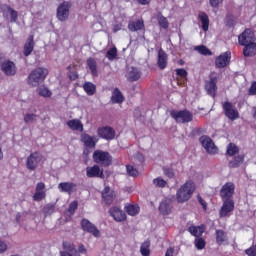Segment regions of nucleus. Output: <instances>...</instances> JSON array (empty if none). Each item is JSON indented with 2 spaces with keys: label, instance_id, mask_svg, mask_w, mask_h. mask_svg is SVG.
Masks as SVG:
<instances>
[{
  "label": "nucleus",
  "instance_id": "nucleus-62",
  "mask_svg": "<svg viewBox=\"0 0 256 256\" xmlns=\"http://www.w3.org/2000/svg\"><path fill=\"white\" fill-rule=\"evenodd\" d=\"M79 76L77 75V73H75V72H72L71 74H70V79L72 80V81H75V79H77Z\"/></svg>",
  "mask_w": 256,
  "mask_h": 256
},
{
  "label": "nucleus",
  "instance_id": "nucleus-31",
  "mask_svg": "<svg viewBox=\"0 0 256 256\" xmlns=\"http://www.w3.org/2000/svg\"><path fill=\"white\" fill-rule=\"evenodd\" d=\"M73 187H75V184L71 182H62L58 185V189L62 193H72L73 192Z\"/></svg>",
  "mask_w": 256,
  "mask_h": 256
},
{
  "label": "nucleus",
  "instance_id": "nucleus-53",
  "mask_svg": "<svg viewBox=\"0 0 256 256\" xmlns=\"http://www.w3.org/2000/svg\"><path fill=\"white\" fill-rule=\"evenodd\" d=\"M176 74L178 75V77H182V79H185L187 77V70L183 68L176 69Z\"/></svg>",
  "mask_w": 256,
  "mask_h": 256
},
{
  "label": "nucleus",
  "instance_id": "nucleus-8",
  "mask_svg": "<svg viewBox=\"0 0 256 256\" xmlns=\"http://www.w3.org/2000/svg\"><path fill=\"white\" fill-rule=\"evenodd\" d=\"M71 9V4L69 2H63L57 8V19L60 21H67L69 19V10Z\"/></svg>",
  "mask_w": 256,
  "mask_h": 256
},
{
  "label": "nucleus",
  "instance_id": "nucleus-61",
  "mask_svg": "<svg viewBox=\"0 0 256 256\" xmlns=\"http://www.w3.org/2000/svg\"><path fill=\"white\" fill-rule=\"evenodd\" d=\"M174 253H175V250L173 248H168L165 256H173Z\"/></svg>",
  "mask_w": 256,
  "mask_h": 256
},
{
  "label": "nucleus",
  "instance_id": "nucleus-42",
  "mask_svg": "<svg viewBox=\"0 0 256 256\" xmlns=\"http://www.w3.org/2000/svg\"><path fill=\"white\" fill-rule=\"evenodd\" d=\"M38 94L42 97H51V91H49L45 86H40L38 88Z\"/></svg>",
  "mask_w": 256,
  "mask_h": 256
},
{
  "label": "nucleus",
  "instance_id": "nucleus-3",
  "mask_svg": "<svg viewBox=\"0 0 256 256\" xmlns=\"http://www.w3.org/2000/svg\"><path fill=\"white\" fill-rule=\"evenodd\" d=\"M170 116L176 121V123L185 124L193 121V114L189 112V110H172L170 112Z\"/></svg>",
  "mask_w": 256,
  "mask_h": 256
},
{
  "label": "nucleus",
  "instance_id": "nucleus-40",
  "mask_svg": "<svg viewBox=\"0 0 256 256\" xmlns=\"http://www.w3.org/2000/svg\"><path fill=\"white\" fill-rule=\"evenodd\" d=\"M13 10V8H11L9 5L7 4H2L0 6V11L3 14V17H9L11 11Z\"/></svg>",
  "mask_w": 256,
  "mask_h": 256
},
{
  "label": "nucleus",
  "instance_id": "nucleus-4",
  "mask_svg": "<svg viewBox=\"0 0 256 256\" xmlns=\"http://www.w3.org/2000/svg\"><path fill=\"white\" fill-rule=\"evenodd\" d=\"M93 159L95 163H99L103 167H109L111 165V154L109 152L101 151V150H96L93 153Z\"/></svg>",
  "mask_w": 256,
  "mask_h": 256
},
{
  "label": "nucleus",
  "instance_id": "nucleus-27",
  "mask_svg": "<svg viewBox=\"0 0 256 256\" xmlns=\"http://www.w3.org/2000/svg\"><path fill=\"white\" fill-rule=\"evenodd\" d=\"M158 67L159 69H165L167 67V53L163 50L158 52Z\"/></svg>",
  "mask_w": 256,
  "mask_h": 256
},
{
  "label": "nucleus",
  "instance_id": "nucleus-29",
  "mask_svg": "<svg viewBox=\"0 0 256 256\" xmlns=\"http://www.w3.org/2000/svg\"><path fill=\"white\" fill-rule=\"evenodd\" d=\"M200 23L202 25L203 31H209V16L205 12H200L198 14Z\"/></svg>",
  "mask_w": 256,
  "mask_h": 256
},
{
  "label": "nucleus",
  "instance_id": "nucleus-9",
  "mask_svg": "<svg viewBox=\"0 0 256 256\" xmlns=\"http://www.w3.org/2000/svg\"><path fill=\"white\" fill-rule=\"evenodd\" d=\"M81 227L83 231H86L87 233H91L93 237H101V232L97 227L91 223L88 219H82L81 221Z\"/></svg>",
  "mask_w": 256,
  "mask_h": 256
},
{
  "label": "nucleus",
  "instance_id": "nucleus-18",
  "mask_svg": "<svg viewBox=\"0 0 256 256\" xmlns=\"http://www.w3.org/2000/svg\"><path fill=\"white\" fill-rule=\"evenodd\" d=\"M102 199L106 205H111L115 199V191L106 186L102 191Z\"/></svg>",
  "mask_w": 256,
  "mask_h": 256
},
{
  "label": "nucleus",
  "instance_id": "nucleus-5",
  "mask_svg": "<svg viewBox=\"0 0 256 256\" xmlns=\"http://www.w3.org/2000/svg\"><path fill=\"white\" fill-rule=\"evenodd\" d=\"M255 32L251 29H246L238 36V43L242 47H246L247 45H251V43H255Z\"/></svg>",
  "mask_w": 256,
  "mask_h": 256
},
{
  "label": "nucleus",
  "instance_id": "nucleus-47",
  "mask_svg": "<svg viewBox=\"0 0 256 256\" xmlns=\"http://www.w3.org/2000/svg\"><path fill=\"white\" fill-rule=\"evenodd\" d=\"M126 169H127L128 175H130L131 177H137V175H139V171H137V168L131 165H127Z\"/></svg>",
  "mask_w": 256,
  "mask_h": 256
},
{
  "label": "nucleus",
  "instance_id": "nucleus-35",
  "mask_svg": "<svg viewBox=\"0 0 256 256\" xmlns=\"http://www.w3.org/2000/svg\"><path fill=\"white\" fill-rule=\"evenodd\" d=\"M87 66L89 67L92 75H94V77H97V61H95V59L93 58H89L87 60Z\"/></svg>",
  "mask_w": 256,
  "mask_h": 256
},
{
  "label": "nucleus",
  "instance_id": "nucleus-17",
  "mask_svg": "<svg viewBox=\"0 0 256 256\" xmlns=\"http://www.w3.org/2000/svg\"><path fill=\"white\" fill-rule=\"evenodd\" d=\"M86 176L89 178H93V177H99L100 179L105 178V174H103V170H101V168L97 165H94L92 167H87Z\"/></svg>",
  "mask_w": 256,
  "mask_h": 256
},
{
  "label": "nucleus",
  "instance_id": "nucleus-46",
  "mask_svg": "<svg viewBox=\"0 0 256 256\" xmlns=\"http://www.w3.org/2000/svg\"><path fill=\"white\" fill-rule=\"evenodd\" d=\"M106 57L107 59H109V61H113V59L117 57V48H111L110 50H108L106 53Z\"/></svg>",
  "mask_w": 256,
  "mask_h": 256
},
{
  "label": "nucleus",
  "instance_id": "nucleus-54",
  "mask_svg": "<svg viewBox=\"0 0 256 256\" xmlns=\"http://www.w3.org/2000/svg\"><path fill=\"white\" fill-rule=\"evenodd\" d=\"M7 249H8L7 243H5V241L3 240H0V255L5 253Z\"/></svg>",
  "mask_w": 256,
  "mask_h": 256
},
{
  "label": "nucleus",
  "instance_id": "nucleus-57",
  "mask_svg": "<svg viewBox=\"0 0 256 256\" xmlns=\"http://www.w3.org/2000/svg\"><path fill=\"white\" fill-rule=\"evenodd\" d=\"M250 95H256V82L252 83L250 89H249Z\"/></svg>",
  "mask_w": 256,
  "mask_h": 256
},
{
  "label": "nucleus",
  "instance_id": "nucleus-19",
  "mask_svg": "<svg viewBox=\"0 0 256 256\" xmlns=\"http://www.w3.org/2000/svg\"><path fill=\"white\" fill-rule=\"evenodd\" d=\"M81 141L84 143L85 147L93 148L95 145H97V137L91 136L89 134H82L81 135Z\"/></svg>",
  "mask_w": 256,
  "mask_h": 256
},
{
  "label": "nucleus",
  "instance_id": "nucleus-34",
  "mask_svg": "<svg viewBox=\"0 0 256 256\" xmlns=\"http://www.w3.org/2000/svg\"><path fill=\"white\" fill-rule=\"evenodd\" d=\"M125 211L131 217H135V215H139V206L133 204L127 205L125 206Z\"/></svg>",
  "mask_w": 256,
  "mask_h": 256
},
{
  "label": "nucleus",
  "instance_id": "nucleus-11",
  "mask_svg": "<svg viewBox=\"0 0 256 256\" xmlns=\"http://www.w3.org/2000/svg\"><path fill=\"white\" fill-rule=\"evenodd\" d=\"M1 71H3L7 77H13V75L17 73V66H15L13 61L5 60L1 64Z\"/></svg>",
  "mask_w": 256,
  "mask_h": 256
},
{
  "label": "nucleus",
  "instance_id": "nucleus-7",
  "mask_svg": "<svg viewBox=\"0 0 256 256\" xmlns=\"http://www.w3.org/2000/svg\"><path fill=\"white\" fill-rule=\"evenodd\" d=\"M199 141L202 147H204V149L207 151V153H209L210 155H215V153H217L218 148L217 146H215V143L211 138H209V136H202L200 137Z\"/></svg>",
  "mask_w": 256,
  "mask_h": 256
},
{
  "label": "nucleus",
  "instance_id": "nucleus-1",
  "mask_svg": "<svg viewBox=\"0 0 256 256\" xmlns=\"http://www.w3.org/2000/svg\"><path fill=\"white\" fill-rule=\"evenodd\" d=\"M47 75H49L47 68L38 67L29 74L28 84L31 85V87H39V85L45 81Z\"/></svg>",
  "mask_w": 256,
  "mask_h": 256
},
{
  "label": "nucleus",
  "instance_id": "nucleus-39",
  "mask_svg": "<svg viewBox=\"0 0 256 256\" xmlns=\"http://www.w3.org/2000/svg\"><path fill=\"white\" fill-rule=\"evenodd\" d=\"M239 153V148L237 145L230 143L227 147V155H230V157H233V155H237Z\"/></svg>",
  "mask_w": 256,
  "mask_h": 256
},
{
  "label": "nucleus",
  "instance_id": "nucleus-26",
  "mask_svg": "<svg viewBox=\"0 0 256 256\" xmlns=\"http://www.w3.org/2000/svg\"><path fill=\"white\" fill-rule=\"evenodd\" d=\"M229 241V237L227 236V232L223 230H216V243L217 245H224Z\"/></svg>",
  "mask_w": 256,
  "mask_h": 256
},
{
  "label": "nucleus",
  "instance_id": "nucleus-37",
  "mask_svg": "<svg viewBox=\"0 0 256 256\" xmlns=\"http://www.w3.org/2000/svg\"><path fill=\"white\" fill-rule=\"evenodd\" d=\"M83 89L87 93V95H95V89H96L95 84L91 82H86L83 85Z\"/></svg>",
  "mask_w": 256,
  "mask_h": 256
},
{
  "label": "nucleus",
  "instance_id": "nucleus-15",
  "mask_svg": "<svg viewBox=\"0 0 256 256\" xmlns=\"http://www.w3.org/2000/svg\"><path fill=\"white\" fill-rule=\"evenodd\" d=\"M230 59L231 52H225L216 58L215 65L218 69H223V67H227V65H229Z\"/></svg>",
  "mask_w": 256,
  "mask_h": 256
},
{
  "label": "nucleus",
  "instance_id": "nucleus-41",
  "mask_svg": "<svg viewBox=\"0 0 256 256\" xmlns=\"http://www.w3.org/2000/svg\"><path fill=\"white\" fill-rule=\"evenodd\" d=\"M195 51H198V53H200V55H211V50H209V48H207L206 46H196L195 47Z\"/></svg>",
  "mask_w": 256,
  "mask_h": 256
},
{
  "label": "nucleus",
  "instance_id": "nucleus-24",
  "mask_svg": "<svg viewBox=\"0 0 256 256\" xmlns=\"http://www.w3.org/2000/svg\"><path fill=\"white\" fill-rule=\"evenodd\" d=\"M35 47V42L33 41V36H29L25 45H24V55L29 57L33 53V48Z\"/></svg>",
  "mask_w": 256,
  "mask_h": 256
},
{
  "label": "nucleus",
  "instance_id": "nucleus-58",
  "mask_svg": "<svg viewBox=\"0 0 256 256\" xmlns=\"http://www.w3.org/2000/svg\"><path fill=\"white\" fill-rule=\"evenodd\" d=\"M43 189H45V183L39 182V183L36 185V191H43Z\"/></svg>",
  "mask_w": 256,
  "mask_h": 256
},
{
  "label": "nucleus",
  "instance_id": "nucleus-45",
  "mask_svg": "<svg viewBox=\"0 0 256 256\" xmlns=\"http://www.w3.org/2000/svg\"><path fill=\"white\" fill-rule=\"evenodd\" d=\"M153 185H155V187H165V185H167V181H165L163 178L161 177H158V178H155L153 180Z\"/></svg>",
  "mask_w": 256,
  "mask_h": 256
},
{
  "label": "nucleus",
  "instance_id": "nucleus-48",
  "mask_svg": "<svg viewBox=\"0 0 256 256\" xmlns=\"http://www.w3.org/2000/svg\"><path fill=\"white\" fill-rule=\"evenodd\" d=\"M158 23L162 29H167L169 27V21L164 16L158 17Z\"/></svg>",
  "mask_w": 256,
  "mask_h": 256
},
{
  "label": "nucleus",
  "instance_id": "nucleus-14",
  "mask_svg": "<svg viewBox=\"0 0 256 256\" xmlns=\"http://www.w3.org/2000/svg\"><path fill=\"white\" fill-rule=\"evenodd\" d=\"M98 135L102 139L111 141L112 139H115V130H113V128L109 126L101 127V128H98Z\"/></svg>",
  "mask_w": 256,
  "mask_h": 256
},
{
  "label": "nucleus",
  "instance_id": "nucleus-44",
  "mask_svg": "<svg viewBox=\"0 0 256 256\" xmlns=\"http://www.w3.org/2000/svg\"><path fill=\"white\" fill-rule=\"evenodd\" d=\"M194 245L197 249L201 250V249H205V240L203 238H196L194 241Z\"/></svg>",
  "mask_w": 256,
  "mask_h": 256
},
{
  "label": "nucleus",
  "instance_id": "nucleus-25",
  "mask_svg": "<svg viewBox=\"0 0 256 256\" xmlns=\"http://www.w3.org/2000/svg\"><path fill=\"white\" fill-rule=\"evenodd\" d=\"M145 27L143 20L130 21L128 24L129 31H141Z\"/></svg>",
  "mask_w": 256,
  "mask_h": 256
},
{
  "label": "nucleus",
  "instance_id": "nucleus-38",
  "mask_svg": "<svg viewBox=\"0 0 256 256\" xmlns=\"http://www.w3.org/2000/svg\"><path fill=\"white\" fill-rule=\"evenodd\" d=\"M43 213L45 217H49V215H53V213H55V204H46L43 208Z\"/></svg>",
  "mask_w": 256,
  "mask_h": 256
},
{
  "label": "nucleus",
  "instance_id": "nucleus-56",
  "mask_svg": "<svg viewBox=\"0 0 256 256\" xmlns=\"http://www.w3.org/2000/svg\"><path fill=\"white\" fill-rule=\"evenodd\" d=\"M226 25H227L228 27H233V16L228 15V16L226 17Z\"/></svg>",
  "mask_w": 256,
  "mask_h": 256
},
{
  "label": "nucleus",
  "instance_id": "nucleus-6",
  "mask_svg": "<svg viewBox=\"0 0 256 256\" xmlns=\"http://www.w3.org/2000/svg\"><path fill=\"white\" fill-rule=\"evenodd\" d=\"M43 159V156H41V153L34 152L31 153L26 160V167L29 169V171H35L39 167V163H41V160Z\"/></svg>",
  "mask_w": 256,
  "mask_h": 256
},
{
  "label": "nucleus",
  "instance_id": "nucleus-50",
  "mask_svg": "<svg viewBox=\"0 0 256 256\" xmlns=\"http://www.w3.org/2000/svg\"><path fill=\"white\" fill-rule=\"evenodd\" d=\"M245 253L248 256H256V243L252 245L250 248L246 249Z\"/></svg>",
  "mask_w": 256,
  "mask_h": 256
},
{
  "label": "nucleus",
  "instance_id": "nucleus-2",
  "mask_svg": "<svg viewBox=\"0 0 256 256\" xmlns=\"http://www.w3.org/2000/svg\"><path fill=\"white\" fill-rule=\"evenodd\" d=\"M195 193V184L193 182H186L182 185L176 193V199L178 203H185V201H189Z\"/></svg>",
  "mask_w": 256,
  "mask_h": 256
},
{
  "label": "nucleus",
  "instance_id": "nucleus-64",
  "mask_svg": "<svg viewBox=\"0 0 256 256\" xmlns=\"http://www.w3.org/2000/svg\"><path fill=\"white\" fill-rule=\"evenodd\" d=\"M140 5H148L150 0H137Z\"/></svg>",
  "mask_w": 256,
  "mask_h": 256
},
{
  "label": "nucleus",
  "instance_id": "nucleus-23",
  "mask_svg": "<svg viewBox=\"0 0 256 256\" xmlns=\"http://www.w3.org/2000/svg\"><path fill=\"white\" fill-rule=\"evenodd\" d=\"M67 125L72 131H80V133H83V123H81V120L79 119L69 120L67 122Z\"/></svg>",
  "mask_w": 256,
  "mask_h": 256
},
{
  "label": "nucleus",
  "instance_id": "nucleus-10",
  "mask_svg": "<svg viewBox=\"0 0 256 256\" xmlns=\"http://www.w3.org/2000/svg\"><path fill=\"white\" fill-rule=\"evenodd\" d=\"M222 107L225 116L228 117L231 121L239 119V112L233 107V104H231L230 102H224Z\"/></svg>",
  "mask_w": 256,
  "mask_h": 256
},
{
  "label": "nucleus",
  "instance_id": "nucleus-28",
  "mask_svg": "<svg viewBox=\"0 0 256 256\" xmlns=\"http://www.w3.org/2000/svg\"><path fill=\"white\" fill-rule=\"evenodd\" d=\"M140 77H141V72H139L137 68L132 67L128 69L127 79L129 81H137L140 79Z\"/></svg>",
  "mask_w": 256,
  "mask_h": 256
},
{
  "label": "nucleus",
  "instance_id": "nucleus-55",
  "mask_svg": "<svg viewBox=\"0 0 256 256\" xmlns=\"http://www.w3.org/2000/svg\"><path fill=\"white\" fill-rule=\"evenodd\" d=\"M223 3V0H209L211 7H219Z\"/></svg>",
  "mask_w": 256,
  "mask_h": 256
},
{
  "label": "nucleus",
  "instance_id": "nucleus-63",
  "mask_svg": "<svg viewBox=\"0 0 256 256\" xmlns=\"http://www.w3.org/2000/svg\"><path fill=\"white\" fill-rule=\"evenodd\" d=\"M78 251H79V253H85V251H86L85 246L80 245V246L78 247Z\"/></svg>",
  "mask_w": 256,
  "mask_h": 256
},
{
  "label": "nucleus",
  "instance_id": "nucleus-13",
  "mask_svg": "<svg viewBox=\"0 0 256 256\" xmlns=\"http://www.w3.org/2000/svg\"><path fill=\"white\" fill-rule=\"evenodd\" d=\"M233 193H235V184L228 182L221 188L220 197L225 201V199H231Z\"/></svg>",
  "mask_w": 256,
  "mask_h": 256
},
{
  "label": "nucleus",
  "instance_id": "nucleus-49",
  "mask_svg": "<svg viewBox=\"0 0 256 256\" xmlns=\"http://www.w3.org/2000/svg\"><path fill=\"white\" fill-rule=\"evenodd\" d=\"M24 121L26 123H35V121H37V115L36 114H26L24 116Z\"/></svg>",
  "mask_w": 256,
  "mask_h": 256
},
{
  "label": "nucleus",
  "instance_id": "nucleus-36",
  "mask_svg": "<svg viewBox=\"0 0 256 256\" xmlns=\"http://www.w3.org/2000/svg\"><path fill=\"white\" fill-rule=\"evenodd\" d=\"M151 247V242L145 241L140 247V253L142 256H149L151 255V251L149 250Z\"/></svg>",
  "mask_w": 256,
  "mask_h": 256
},
{
  "label": "nucleus",
  "instance_id": "nucleus-21",
  "mask_svg": "<svg viewBox=\"0 0 256 256\" xmlns=\"http://www.w3.org/2000/svg\"><path fill=\"white\" fill-rule=\"evenodd\" d=\"M173 209V204L171 200H163L159 205V211L162 215H169Z\"/></svg>",
  "mask_w": 256,
  "mask_h": 256
},
{
  "label": "nucleus",
  "instance_id": "nucleus-52",
  "mask_svg": "<svg viewBox=\"0 0 256 256\" xmlns=\"http://www.w3.org/2000/svg\"><path fill=\"white\" fill-rule=\"evenodd\" d=\"M77 207H78V203L77 201H73L68 208V211L71 215H73V213H75V211H77Z\"/></svg>",
  "mask_w": 256,
  "mask_h": 256
},
{
  "label": "nucleus",
  "instance_id": "nucleus-22",
  "mask_svg": "<svg viewBox=\"0 0 256 256\" xmlns=\"http://www.w3.org/2000/svg\"><path fill=\"white\" fill-rule=\"evenodd\" d=\"M243 55H244V57H255V55H256V43L252 42L251 44H248V45L244 46Z\"/></svg>",
  "mask_w": 256,
  "mask_h": 256
},
{
  "label": "nucleus",
  "instance_id": "nucleus-60",
  "mask_svg": "<svg viewBox=\"0 0 256 256\" xmlns=\"http://www.w3.org/2000/svg\"><path fill=\"white\" fill-rule=\"evenodd\" d=\"M164 173L165 175H167V177H173V170L169 169V168H166L164 169Z\"/></svg>",
  "mask_w": 256,
  "mask_h": 256
},
{
  "label": "nucleus",
  "instance_id": "nucleus-51",
  "mask_svg": "<svg viewBox=\"0 0 256 256\" xmlns=\"http://www.w3.org/2000/svg\"><path fill=\"white\" fill-rule=\"evenodd\" d=\"M10 22L11 23H15V21H17L18 17H19V13H17V11H15L14 9H12V11L10 12Z\"/></svg>",
  "mask_w": 256,
  "mask_h": 256
},
{
  "label": "nucleus",
  "instance_id": "nucleus-30",
  "mask_svg": "<svg viewBox=\"0 0 256 256\" xmlns=\"http://www.w3.org/2000/svg\"><path fill=\"white\" fill-rule=\"evenodd\" d=\"M188 231L191 235H194V237L199 238L205 233V228L203 226H190Z\"/></svg>",
  "mask_w": 256,
  "mask_h": 256
},
{
  "label": "nucleus",
  "instance_id": "nucleus-32",
  "mask_svg": "<svg viewBox=\"0 0 256 256\" xmlns=\"http://www.w3.org/2000/svg\"><path fill=\"white\" fill-rule=\"evenodd\" d=\"M111 101H112V103H121L122 101H124L123 94L121 93V91L118 88H115L113 90L112 96H111Z\"/></svg>",
  "mask_w": 256,
  "mask_h": 256
},
{
  "label": "nucleus",
  "instance_id": "nucleus-59",
  "mask_svg": "<svg viewBox=\"0 0 256 256\" xmlns=\"http://www.w3.org/2000/svg\"><path fill=\"white\" fill-rule=\"evenodd\" d=\"M198 201H199L200 205H202L203 209H207V202H205V200H203V198H201V196H198Z\"/></svg>",
  "mask_w": 256,
  "mask_h": 256
},
{
  "label": "nucleus",
  "instance_id": "nucleus-20",
  "mask_svg": "<svg viewBox=\"0 0 256 256\" xmlns=\"http://www.w3.org/2000/svg\"><path fill=\"white\" fill-rule=\"evenodd\" d=\"M110 215L115 221L121 222L127 219L125 212L121 211L118 207H113L110 209Z\"/></svg>",
  "mask_w": 256,
  "mask_h": 256
},
{
  "label": "nucleus",
  "instance_id": "nucleus-16",
  "mask_svg": "<svg viewBox=\"0 0 256 256\" xmlns=\"http://www.w3.org/2000/svg\"><path fill=\"white\" fill-rule=\"evenodd\" d=\"M205 89L210 97L217 95V77H210V80L206 82Z\"/></svg>",
  "mask_w": 256,
  "mask_h": 256
},
{
  "label": "nucleus",
  "instance_id": "nucleus-12",
  "mask_svg": "<svg viewBox=\"0 0 256 256\" xmlns=\"http://www.w3.org/2000/svg\"><path fill=\"white\" fill-rule=\"evenodd\" d=\"M233 209H235V202H233V199L223 200V205L219 212L220 217H229V214Z\"/></svg>",
  "mask_w": 256,
  "mask_h": 256
},
{
  "label": "nucleus",
  "instance_id": "nucleus-33",
  "mask_svg": "<svg viewBox=\"0 0 256 256\" xmlns=\"http://www.w3.org/2000/svg\"><path fill=\"white\" fill-rule=\"evenodd\" d=\"M243 161H244L243 155H238V156L234 157L233 160H231L228 165L230 168L235 169V168L239 167V165H241L243 163Z\"/></svg>",
  "mask_w": 256,
  "mask_h": 256
},
{
  "label": "nucleus",
  "instance_id": "nucleus-43",
  "mask_svg": "<svg viewBox=\"0 0 256 256\" xmlns=\"http://www.w3.org/2000/svg\"><path fill=\"white\" fill-rule=\"evenodd\" d=\"M46 196L47 194L45 193V191H36L33 195V199L34 201H43V199H45Z\"/></svg>",
  "mask_w": 256,
  "mask_h": 256
}]
</instances>
